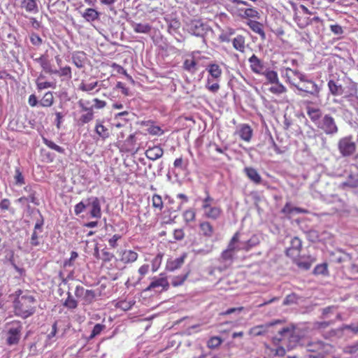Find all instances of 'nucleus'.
Wrapping results in <instances>:
<instances>
[{
    "label": "nucleus",
    "mask_w": 358,
    "mask_h": 358,
    "mask_svg": "<svg viewBox=\"0 0 358 358\" xmlns=\"http://www.w3.org/2000/svg\"><path fill=\"white\" fill-rule=\"evenodd\" d=\"M271 338L275 345H280L275 350V355L280 357L285 354V347L288 350L292 349L300 340V336L293 325L276 328V334Z\"/></svg>",
    "instance_id": "nucleus-1"
},
{
    "label": "nucleus",
    "mask_w": 358,
    "mask_h": 358,
    "mask_svg": "<svg viewBox=\"0 0 358 358\" xmlns=\"http://www.w3.org/2000/svg\"><path fill=\"white\" fill-rule=\"evenodd\" d=\"M36 299L26 293L13 301L14 311L16 315L24 319L29 317L36 312Z\"/></svg>",
    "instance_id": "nucleus-2"
},
{
    "label": "nucleus",
    "mask_w": 358,
    "mask_h": 358,
    "mask_svg": "<svg viewBox=\"0 0 358 358\" xmlns=\"http://www.w3.org/2000/svg\"><path fill=\"white\" fill-rule=\"evenodd\" d=\"M86 208H89L91 217L99 219L101 217V203L98 197L90 196L77 203L74 208L75 214L78 215Z\"/></svg>",
    "instance_id": "nucleus-3"
},
{
    "label": "nucleus",
    "mask_w": 358,
    "mask_h": 358,
    "mask_svg": "<svg viewBox=\"0 0 358 358\" xmlns=\"http://www.w3.org/2000/svg\"><path fill=\"white\" fill-rule=\"evenodd\" d=\"M293 86L298 90L297 94L301 96H319L320 87L313 80L308 79L306 76L298 82H293Z\"/></svg>",
    "instance_id": "nucleus-4"
},
{
    "label": "nucleus",
    "mask_w": 358,
    "mask_h": 358,
    "mask_svg": "<svg viewBox=\"0 0 358 358\" xmlns=\"http://www.w3.org/2000/svg\"><path fill=\"white\" fill-rule=\"evenodd\" d=\"M340 154L345 157L352 156L356 151L357 145L352 136L341 138L338 142Z\"/></svg>",
    "instance_id": "nucleus-5"
},
{
    "label": "nucleus",
    "mask_w": 358,
    "mask_h": 358,
    "mask_svg": "<svg viewBox=\"0 0 358 358\" xmlns=\"http://www.w3.org/2000/svg\"><path fill=\"white\" fill-rule=\"evenodd\" d=\"M317 127L327 135L333 136L338 131V127L335 119L329 114H326L323 116Z\"/></svg>",
    "instance_id": "nucleus-6"
},
{
    "label": "nucleus",
    "mask_w": 358,
    "mask_h": 358,
    "mask_svg": "<svg viewBox=\"0 0 358 358\" xmlns=\"http://www.w3.org/2000/svg\"><path fill=\"white\" fill-rule=\"evenodd\" d=\"M281 324L280 320H275L272 322L255 326L250 329V334L254 336H262L266 333L276 332V328H280L278 325Z\"/></svg>",
    "instance_id": "nucleus-7"
},
{
    "label": "nucleus",
    "mask_w": 358,
    "mask_h": 358,
    "mask_svg": "<svg viewBox=\"0 0 358 358\" xmlns=\"http://www.w3.org/2000/svg\"><path fill=\"white\" fill-rule=\"evenodd\" d=\"M22 330V326L20 322L13 323L11 327L8 329L7 333L6 343L8 345H14L18 344L20 337L21 332Z\"/></svg>",
    "instance_id": "nucleus-8"
},
{
    "label": "nucleus",
    "mask_w": 358,
    "mask_h": 358,
    "mask_svg": "<svg viewBox=\"0 0 358 358\" xmlns=\"http://www.w3.org/2000/svg\"><path fill=\"white\" fill-rule=\"evenodd\" d=\"M209 31V27L200 20L192 21L188 25L189 33L196 36L203 38Z\"/></svg>",
    "instance_id": "nucleus-9"
},
{
    "label": "nucleus",
    "mask_w": 358,
    "mask_h": 358,
    "mask_svg": "<svg viewBox=\"0 0 358 358\" xmlns=\"http://www.w3.org/2000/svg\"><path fill=\"white\" fill-rule=\"evenodd\" d=\"M331 346L320 341H311L307 344V350L317 352L319 355L323 356L329 352Z\"/></svg>",
    "instance_id": "nucleus-10"
},
{
    "label": "nucleus",
    "mask_w": 358,
    "mask_h": 358,
    "mask_svg": "<svg viewBox=\"0 0 358 358\" xmlns=\"http://www.w3.org/2000/svg\"><path fill=\"white\" fill-rule=\"evenodd\" d=\"M40 216L41 220H38L35 224L34 231L31 236L30 243L32 246H38L40 245L39 234L43 231V226L44 223L43 216L41 214Z\"/></svg>",
    "instance_id": "nucleus-11"
},
{
    "label": "nucleus",
    "mask_w": 358,
    "mask_h": 358,
    "mask_svg": "<svg viewBox=\"0 0 358 358\" xmlns=\"http://www.w3.org/2000/svg\"><path fill=\"white\" fill-rule=\"evenodd\" d=\"M357 87L355 83H352L349 90V93L343 96V99H346L351 106L356 108L358 105Z\"/></svg>",
    "instance_id": "nucleus-12"
},
{
    "label": "nucleus",
    "mask_w": 358,
    "mask_h": 358,
    "mask_svg": "<svg viewBox=\"0 0 358 358\" xmlns=\"http://www.w3.org/2000/svg\"><path fill=\"white\" fill-rule=\"evenodd\" d=\"M291 245L287 250L286 254L289 257H294L299 255L302 246V242L298 237H294L291 240Z\"/></svg>",
    "instance_id": "nucleus-13"
},
{
    "label": "nucleus",
    "mask_w": 358,
    "mask_h": 358,
    "mask_svg": "<svg viewBox=\"0 0 358 358\" xmlns=\"http://www.w3.org/2000/svg\"><path fill=\"white\" fill-rule=\"evenodd\" d=\"M344 330H350L355 334H358V322L357 324H343L337 329L331 330L329 332V337H341Z\"/></svg>",
    "instance_id": "nucleus-14"
},
{
    "label": "nucleus",
    "mask_w": 358,
    "mask_h": 358,
    "mask_svg": "<svg viewBox=\"0 0 358 358\" xmlns=\"http://www.w3.org/2000/svg\"><path fill=\"white\" fill-rule=\"evenodd\" d=\"M203 215L208 219L216 220L219 219L222 214V210L219 206H213L212 205L206 208H203Z\"/></svg>",
    "instance_id": "nucleus-15"
},
{
    "label": "nucleus",
    "mask_w": 358,
    "mask_h": 358,
    "mask_svg": "<svg viewBox=\"0 0 358 358\" xmlns=\"http://www.w3.org/2000/svg\"><path fill=\"white\" fill-rule=\"evenodd\" d=\"M20 2V7L21 8L24 9L28 13H38V0H19Z\"/></svg>",
    "instance_id": "nucleus-16"
},
{
    "label": "nucleus",
    "mask_w": 358,
    "mask_h": 358,
    "mask_svg": "<svg viewBox=\"0 0 358 358\" xmlns=\"http://www.w3.org/2000/svg\"><path fill=\"white\" fill-rule=\"evenodd\" d=\"M35 61L41 65V68L45 73L49 74L57 73V69H52L47 55H43L38 58L35 59Z\"/></svg>",
    "instance_id": "nucleus-17"
},
{
    "label": "nucleus",
    "mask_w": 358,
    "mask_h": 358,
    "mask_svg": "<svg viewBox=\"0 0 358 358\" xmlns=\"http://www.w3.org/2000/svg\"><path fill=\"white\" fill-rule=\"evenodd\" d=\"M306 75L301 73L300 71L297 70H293L290 68H286L285 69V76L287 78V81L293 85V82H297L296 78L299 80V81L301 79H303V77Z\"/></svg>",
    "instance_id": "nucleus-18"
},
{
    "label": "nucleus",
    "mask_w": 358,
    "mask_h": 358,
    "mask_svg": "<svg viewBox=\"0 0 358 358\" xmlns=\"http://www.w3.org/2000/svg\"><path fill=\"white\" fill-rule=\"evenodd\" d=\"M307 114L316 127L324 116L322 115V110L320 108L311 107L307 108Z\"/></svg>",
    "instance_id": "nucleus-19"
},
{
    "label": "nucleus",
    "mask_w": 358,
    "mask_h": 358,
    "mask_svg": "<svg viewBox=\"0 0 358 358\" xmlns=\"http://www.w3.org/2000/svg\"><path fill=\"white\" fill-rule=\"evenodd\" d=\"M186 255L184 254L181 257L175 259H170L167 262L166 268L169 271H174L180 268L184 264Z\"/></svg>",
    "instance_id": "nucleus-20"
},
{
    "label": "nucleus",
    "mask_w": 358,
    "mask_h": 358,
    "mask_svg": "<svg viewBox=\"0 0 358 358\" xmlns=\"http://www.w3.org/2000/svg\"><path fill=\"white\" fill-rule=\"evenodd\" d=\"M159 287H162L164 290H166L169 288V283L166 278L160 277L153 278L146 290H150Z\"/></svg>",
    "instance_id": "nucleus-21"
},
{
    "label": "nucleus",
    "mask_w": 358,
    "mask_h": 358,
    "mask_svg": "<svg viewBox=\"0 0 358 358\" xmlns=\"http://www.w3.org/2000/svg\"><path fill=\"white\" fill-rule=\"evenodd\" d=\"M243 172L255 184H260L262 182V177L255 169L252 167H245Z\"/></svg>",
    "instance_id": "nucleus-22"
},
{
    "label": "nucleus",
    "mask_w": 358,
    "mask_h": 358,
    "mask_svg": "<svg viewBox=\"0 0 358 358\" xmlns=\"http://www.w3.org/2000/svg\"><path fill=\"white\" fill-rule=\"evenodd\" d=\"M164 150L159 146L149 148L145 152V156L150 160L155 161L163 156Z\"/></svg>",
    "instance_id": "nucleus-23"
},
{
    "label": "nucleus",
    "mask_w": 358,
    "mask_h": 358,
    "mask_svg": "<svg viewBox=\"0 0 358 358\" xmlns=\"http://www.w3.org/2000/svg\"><path fill=\"white\" fill-rule=\"evenodd\" d=\"M252 71L260 73L264 69V64L255 55H252L248 59Z\"/></svg>",
    "instance_id": "nucleus-24"
},
{
    "label": "nucleus",
    "mask_w": 358,
    "mask_h": 358,
    "mask_svg": "<svg viewBox=\"0 0 358 358\" xmlns=\"http://www.w3.org/2000/svg\"><path fill=\"white\" fill-rule=\"evenodd\" d=\"M138 257L137 252L131 250H125L121 253L120 261L124 264H131L134 262Z\"/></svg>",
    "instance_id": "nucleus-25"
},
{
    "label": "nucleus",
    "mask_w": 358,
    "mask_h": 358,
    "mask_svg": "<svg viewBox=\"0 0 358 358\" xmlns=\"http://www.w3.org/2000/svg\"><path fill=\"white\" fill-rule=\"evenodd\" d=\"M206 70L208 72L210 78H213L215 81H219L220 80L222 71L218 64H210L207 66Z\"/></svg>",
    "instance_id": "nucleus-26"
},
{
    "label": "nucleus",
    "mask_w": 358,
    "mask_h": 358,
    "mask_svg": "<svg viewBox=\"0 0 358 358\" xmlns=\"http://www.w3.org/2000/svg\"><path fill=\"white\" fill-rule=\"evenodd\" d=\"M303 15L302 12L293 14V20L300 29H304L310 25L309 17L303 16Z\"/></svg>",
    "instance_id": "nucleus-27"
},
{
    "label": "nucleus",
    "mask_w": 358,
    "mask_h": 358,
    "mask_svg": "<svg viewBox=\"0 0 358 358\" xmlns=\"http://www.w3.org/2000/svg\"><path fill=\"white\" fill-rule=\"evenodd\" d=\"M259 238L257 235H253L249 240L240 242V248L244 250L248 251L253 247L259 243Z\"/></svg>",
    "instance_id": "nucleus-28"
},
{
    "label": "nucleus",
    "mask_w": 358,
    "mask_h": 358,
    "mask_svg": "<svg viewBox=\"0 0 358 358\" xmlns=\"http://www.w3.org/2000/svg\"><path fill=\"white\" fill-rule=\"evenodd\" d=\"M199 229L202 235L207 238H210L214 234L213 225L208 221H203L199 224Z\"/></svg>",
    "instance_id": "nucleus-29"
},
{
    "label": "nucleus",
    "mask_w": 358,
    "mask_h": 358,
    "mask_svg": "<svg viewBox=\"0 0 358 358\" xmlns=\"http://www.w3.org/2000/svg\"><path fill=\"white\" fill-rule=\"evenodd\" d=\"M328 87L331 94L334 96L342 95L344 93V89L341 84L330 80L328 82Z\"/></svg>",
    "instance_id": "nucleus-30"
},
{
    "label": "nucleus",
    "mask_w": 358,
    "mask_h": 358,
    "mask_svg": "<svg viewBox=\"0 0 358 358\" xmlns=\"http://www.w3.org/2000/svg\"><path fill=\"white\" fill-rule=\"evenodd\" d=\"M240 242L241 241H239V234L236 232L231 238L226 250L236 254L237 251L242 250L240 248Z\"/></svg>",
    "instance_id": "nucleus-31"
},
{
    "label": "nucleus",
    "mask_w": 358,
    "mask_h": 358,
    "mask_svg": "<svg viewBox=\"0 0 358 358\" xmlns=\"http://www.w3.org/2000/svg\"><path fill=\"white\" fill-rule=\"evenodd\" d=\"M235 255V253L225 250L222 252L220 261L224 263L225 268H227L231 265Z\"/></svg>",
    "instance_id": "nucleus-32"
},
{
    "label": "nucleus",
    "mask_w": 358,
    "mask_h": 358,
    "mask_svg": "<svg viewBox=\"0 0 358 358\" xmlns=\"http://www.w3.org/2000/svg\"><path fill=\"white\" fill-rule=\"evenodd\" d=\"M131 26L136 33L140 34H148L152 29V27L148 23L132 22Z\"/></svg>",
    "instance_id": "nucleus-33"
},
{
    "label": "nucleus",
    "mask_w": 358,
    "mask_h": 358,
    "mask_svg": "<svg viewBox=\"0 0 358 358\" xmlns=\"http://www.w3.org/2000/svg\"><path fill=\"white\" fill-rule=\"evenodd\" d=\"M99 15L100 13L95 9L87 8L82 14V16L85 18L86 21L93 22L99 19Z\"/></svg>",
    "instance_id": "nucleus-34"
},
{
    "label": "nucleus",
    "mask_w": 358,
    "mask_h": 358,
    "mask_svg": "<svg viewBox=\"0 0 358 358\" xmlns=\"http://www.w3.org/2000/svg\"><path fill=\"white\" fill-rule=\"evenodd\" d=\"M24 191L27 194V198L29 199V201L34 204L38 206L39 205V201L36 197V192L34 189V187L31 185H27L24 188Z\"/></svg>",
    "instance_id": "nucleus-35"
},
{
    "label": "nucleus",
    "mask_w": 358,
    "mask_h": 358,
    "mask_svg": "<svg viewBox=\"0 0 358 358\" xmlns=\"http://www.w3.org/2000/svg\"><path fill=\"white\" fill-rule=\"evenodd\" d=\"M85 59V54L83 52H76L72 55L73 63L78 68H83L84 66V61Z\"/></svg>",
    "instance_id": "nucleus-36"
},
{
    "label": "nucleus",
    "mask_w": 358,
    "mask_h": 358,
    "mask_svg": "<svg viewBox=\"0 0 358 358\" xmlns=\"http://www.w3.org/2000/svg\"><path fill=\"white\" fill-rule=\"evenodd\" d=\"M233 47L241 52L245 50V38L241 35H238L232 40Z\"/></svg>",
    "instance_id": "nucleus-37"
},
{
    "label": "nucleus",
    "mask_w": 358,
    "mask_h": 358,
    "mask_svg": "<svg viewBox=\"0 0 358 358\" xmlns=\"http://www.w3.org/2000/svg\"><path fill=\"white\" fill-rule=\"evenodd\" d=\"M54 103V96L51 92H46L39 101V105L43 107H50Z\"/></svg>",
    "instance_id": "nucleus-38"
},
{
    "label": "nucleus",
    "mask_w": 358,
    "mask_h": 358,
    "mask_svg": "<svg viewBox=\"0 0 358 358\" xmlns=\"http://www.w3.org/2000/svg\"><path fill=\"white\" fill-rule=\"evenodd\" d=\"M250 28L255 33L260 35L262 39H265L266 34L263 30L262 24L257 21H251L249 23Z\"/></svg>",
    "instance_id": "nucleus-39"
},
{
    "label": "nucleus",
    "mask_w": 358,
    "mask_h": 358,
    "mask_svg": "<svg viewBox=\"0 0 358 358\" xmlns=\"http://www.w3.org/2000/svg\"><path fill=\"white\" fill-rule=\"evenodd\" d=\"M343 187H349L352 188L358 187V174L350 173L346 181L342 183Z\"/></svg>",
    "instance_id": "nucleus-40"
},
{
    "label": "nucleus",
    "mask_w": 358,
    "mask_h": 358,
    "mask_svg": "<svg viewBox=\"0 0 358 358\" xmlns=\"http://www.w3.org/2000/svg\"><path fill=\"white\" fill-rule=\"evenodd\" d=\"M95 131L102 139H106L109 137L110 132L108 128L101 123H97L95 127Z\"/></svg>",
    "instance_id": "nucleus-41"
},
{
    "label": "nucleus",
    "mask_w": 358,
    "mask_h": 358,
    "mask_svg": "<svg viewBox=\"0 0 358 358\" xmlns=\"http://www.w3.org/2000/svg\"><path fill=\"white\" fill-rule=\"evenodd\" d=\"M78 302L76 300L71 293L69 291L67 292V299L63 303V306L69 309H75L78 307Z\"/></svg>",
    "instance_id": "nucleus-42"
},
{
    "label": "nucleus",
    "mask_w": 358,
    "mask_h": 358,
    "mask_svg": "<svg viewBox=\"0 0 358 358\" xmlns=\"http://www.w3.org/2000/svg\"><path fill=\"white\" fill-rule=\"evenodd\" d=\"M218 82L219 81H215L213 78L208 77L207 78L206 88L212 93H217L220 88Z\"/></svg>",
    "instance_id": "nucleus-43"
},
{
    "label": "nucleus",
    "mask_w": 358,
    "mask_h": 358,
    "mask_svg": "<svg viewBox=\"0 0 358 358\" xmlns=\"http://www.w3.org/2000/svg\"><path fill=\"white\" fill-rule=\"evenodd\" d=\"M252 131L248 125H243L239 131L240 137L245 141H249L252 137Z\"/></svg>",
    "instance_id": "nucleus-44"
},
{
    "label": "nucleus",
    "mask_w": 358,
    "mask_h": 358,
    "mask_svg": "<svg viewBox=\"0 0 358 358\" xmlns=\"http://www.w3.org/2000/svg\"><path fill=\"white\" fill-rule=\"evenodd\" d=\"M96 298V294L94 290L92 289H86L85 292L84 297L83 298V301L84 305H89L92 303Z\"/></svg>",
    "instance_id": "nucleus-45"
},
{
    "label": "nucleus",
    "mask_w": 358,
    "mask_h": 358,
    "mask_svg": "<svg viewBox=\"0 0 358 358\" xmlns=\"http://www.w3.org/2000/svg\"><path fill=\"white\" fill-rule=\"evenodd\" d=\"M182 217L186 223H189L195 220L196 210L193 208H189L184 211Z\"/></svg>",
    "instance_id": "nucleus-46"
},
{
    "label": "nucleus",
    "mask_w": 358,
    "mask_h": 358,
    "mask_svg": "<svg viewBox=\"0 0 358 358\" xmlns=\"http://www.w3.org/2000/svg\"><path fill=\"white\" fill-rule=\"evenodd\" d=\"M57 73L55 75H58L60 77H64L67 80H70L72 78L71 69L70 66H64L60 68V70H57Z\"/></svg>",
    "instance_id": "nucleus-47"
},
{
    "label": "nucleus",
    "mask_w": 358,
    "mask_h": 358,
    "mask_svg": "<svg viewBox=\"0 0 358 358\" xmlns=\"http://www.w3.org/2000/svg\"><path fill=\"white\" fill-rule=\"evenodd\" d=\"M188 275L189 271L186 272L184 274L173 277L171 280L172 285L174 287L181 285L185 281Z\"/></svg>",
    "instance_id": "nucleus-48"
},
{
    "label": "nucleus",
    "mask_w": 358,
    "mask_h": 358,
    "mask_svg": "<svg viewBox=\"0 0 358 358\" xmlns=\"http://www.w3.org/2000/svg\"><path fill=\"white\" fill-rule=\"evenodd\" d=\"M196 62L194 59H186L183 63V68L186 71L194 73L196 71Z\"/></svg>",
    "instance_id": "nucleus-49"
},
{
    "label": "nucleus",
    "mask_w": 358,
    "mask_h": 358,
    "mask_svg": "<svg viewBox=\"0 0 358 358\" xmlns=\"http://www.w3.org/2000/svg\"><path fill=\"white\" fill-rule=\"evenodd\" d=\"M43 143L50 149L57 151L59 153H64V149L57 144H55L53 141H50L47 138H43Z\"/></svg>",
    "instance_id": "nucleus-50"
},
{
    "label": "nucleus",
    "mask_w": 358,
    "mask_h": 358,
    "mask_svg": "<svg viewBox=\"0 0 358 358\" xmlns=\"http://www.w3.org/2000/svg\"><path fill=\"white\" fill-rule=\"evenodd\" d=\"M343 352L355 357H358V343L344 348Z\"/></svg>",
    "instance_id": "nucleus-51"
},
{
    "label": "nucleus",
    "mask_w": 358,
    "mask_h": 358,
    "mask_svg": "<svg viewBox=\"0 0 358 358\" xmlns=\"http://www.w3.org/2000/svg\"><path fill=\"white\" fill-rule=\"evenodd\" d=\"M313 273L315 275H327L328 273L327 264L324 263L317 265L313 270Z\"/></svg>",
    "instance_id": "nucleus-52"
},
{
    "label": "nucleus",
    "mask_w": 358,
    "mask_h": 358,
    "mask_svg": "<svg viewBox=\"0 0 358 358\" xmlns=\"http://www.w3.org/2000/svg\"><path fill=\"white\" fill-rule=\"evenodd\" d=\"M275 86H272L269 88V91L273 94H280L287 92L286 87L281 83H275Z\"/></svg>",
    "instance_id": "nucleus-53"
},
{
    "label": "nucleus",
    "mask_w": 358,
    "mask_h": 358,
    "mask_svg": "<svg viewBox=\"0 0 358 358\" xmlns=\"http://www.w3.org/2000/svg\"><path fill=\"white\" fill-rule=\"evenodd\" d=\"M222 342V340L218 336H213L210 338L207 343V345L210 349H215L220 346Z\"/></svg>",
    "instance_id": "nucleus-54"
},
{
    "label": "nucleus",
    "mask_w": 358,
    "mask_h": 358,
    "mask_svg": "<svg viewBox=\"0 0 358 358\" xmlns=\"http://www.w3.org/2000/svg\"><path fill=\"white\" fill-rule=\"evenodd\" d=\"M294 262L299 268L304 270H308L310 268L312 263L313 262V259L303 261L299 259H296Z\"/></svg>",
    "instance_id": "nucleus-55"
},
{
    "label": "nucleus",
    "mask_w": 358,
    "mask_h": 358,
    "mask_svg": "<svg viewBox=\"0 0 358 358\" xmlns=\"http://www.w3.org/2000/svg\"><path fill=\"white\" fill-rule=\"evenodd\" d=\"M265 76L266 79L271 83H278V73L274 71H267L265 73Z\"/></svg>",
    "instance_id": "nucleus-56"
},
{
    "label": "nucleus",
    "mask_w": 358,
    "mask_h": 358,
    "mask_svg": "<svg viewBox=\"0 0 358 358\" xmlns=\"http://www.w3.org/2000/svg\"><path fill=\"white\" fill-rule=\"evenodd\" d=\"M152 206L155 208H158L159 210H162L163 208V201L162 197L158 194H155L152 199Z\"/></svg>",
    "instance_id": "nucleus-57"
},
{
    "label": "nucleus",
    "mask_w": 358,
    "mask_h": 358,
    "mask_svg": "<svg viewBox=\"0 0 358 358\" xmlns=\"http://www.w3.org/2000/svg\"><path fill=\"white\" fill-rule=\"evenodd\" d=\"M98 85V82H94L90 84H85L82 82L79 86V89L83 92H90L93 90Z\"/></svg>",
    "instance_id": "nucleus-58"
},
{
    "label": "nucleus",
    "mask_w": 358,
    "mask_h": 358,
    "mask_svg": "<svg viewBox=\"0 0 358 358\" xmlns=\"http://www.w3.org/2000/svg\"><path fill=\"white\" fill-rule=\"evenodd\" d=\"M15 183L17 185H22L24 184V179L20 171V169L17 168L15 169Z\"/></svg>",
    "instance_id": "nucleus-59"
},
{
    "label": "nucleus",
    "mask_w": 358,
    "mask_h": 358,
    "mask_svg": "<svg viewBox=\"0 0 358 358\" xmlns=\"http://www.w3.org/2000/svg\"><path fill=\"white\" fill-rule=\"evenodd\" d=\"M94 118V113L93 111H88V113H86L85 114H83L80 117V121L83 124H86L90 122L91 120H92Z\"/></svg>",
    "instance_id": "nucleus-60"
},
{
    "label": "nucleus",
    "mask_w": 358,
    "mask_h": 358,
    "mask_svg": "<svg viewBox=\"0 0 358 358\" xmlns=\"http://www.w3.org/2000/svg\"><path fill=\"white\" fill-rule=\"evenodd\" d=\"M104 327H105V325H103V324H96L94 327V328L92 331L90 338H94L96 336L99 335L102 331V330L104 329Z\"/></svg>",
    "instance_id": "nucleus-61"
},
{
    "label": "nucleus",
    "mask_w": 358,
    "mask_h": 358,
    "mask_svg": "<svg viewBox=\"0 0 358 358\" xmlns=\"http://www.w3.org/2000/svg\"><path fill=\"white\" fill-rule=\"evenodd\" d=\"M206 196L203 199L202 209L209 207L212 205V203L214 201L213 198H212L208 192L206 191Z\"/></svg>",
    "instance_id": "nucleus-62"
},
{
    "label": "nucleus",
    "mask_w": 358,
    "mask_h": 358,
    "mask_svg": "<svg viewBox=\"0 0 358 358\" xmlns=\"http://www.w3.org/2000/svg\"><path fill=\"white\" fill-rule=\"evenodd\" d=\"M86 289L80 285H77L75 289L74 294L76 298L83 299Z\"/></svg>",
    "instance_id": "nucleus-63"
},
{
    "label": "nucleus",
    "mask_w": 358,
    "mask_h": 358,
    "mask_svg": "<svg viewBox=\"0 0 358 358\" xmlns=\"http://www.w3.org/2000/svg\"><path fill=\"white\" fill-rule=\"evenodd\" d=\"M30 41L34 45L39 46L42 44V39L37 34H31Z\"/></svg>",
    "instance_id": "nucleus-64"
}]
</instances>
